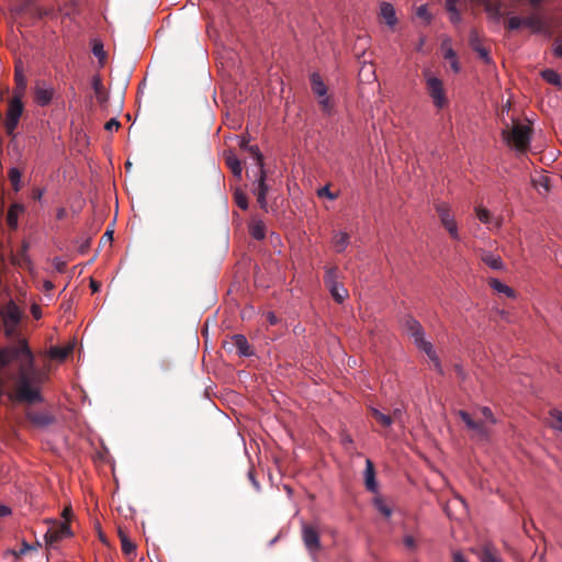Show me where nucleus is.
Here are the masks:
<instances>
[{
  "label": "nucleus",
  "instance_id": "obj_1",
  "mask_svg": "<svg viewBox=\"0 0 562 562\" xmlns=\"http://www.w3.org/2000/svg\"><path fill=\"white\" fill-rule=\"evenodd\" d=\"M12 362L18 364L19 375L34 372V355L24 338L15 345L0 348V367L5 368Z\"/></svg>",
  "mask_w": 562,
  "mask_h": 562
},
{
  "label": "nucleus",
  "instance_id": "obj_2",
  "mask_svg": "<svg viewBox=\"0 0 562 562\" xmlns=\"http://www.w3.org/2000/svg\"><path fill=\"white\" fill-rule=\"evenodd\" d=\"M403 328L407 335H409L415 345L428 356V358L434 362L435 368L442 373V369L440 366V361L432 348V345L424 339V329L418 321L413 318L412 316H406L403 319Z\"/></svg>",
  "mask_w": 562,
  "mask_h": 562
},
{
  "label": "nucleus",
  "instance_id": "obj_3",
  "mask_svg": "<svg viewBox=\"0 0 562 562\" xmlns=\"http://www.w3.org/2000/svg\"><path fill=\"white\" fill-rule=\"evenodd\" d=\"M532 128L530 124H521L514 121L513 126L503 130V138L518 151H526L529 148Z\"/></svg>",
  "mask_w": 562,
  "mask_h": 562
},
{
  "label": "nucleus",
  "instance_id": "obj_4",
  "mask_svg": "<svg viewBox=\"0 0 562 562\" xmlns=\"http://www.w3.org/2000/svg\"><path fill=\"white\" fill-rule=\"evenodd\" d=\"M426 80V90L437 109H442L448 104L442 81L432 76L429 70L424 71Z\"/></svg>",
  "mask_w": 562,
  "mask_h": 562
},
{
  "label": "nucleus",
  "instance_id": "obj_5",
  "mask_svg": "<svg viewBox=\"0 0 562 562\" xmlns=\"http://www.w3.org/2000/svg\"><path fill=\"white\" fill-rule=\"evenodd\" d=\"M33 373L34 372H26L19 375L16 396L21 402L36 403L42 401L40 392L31 385Z\"/></svg>",
  "mask_w": 562,
  "mask_h": 562
},
{
  "label": "nucleus",
  "instance_id": "obj_6",
  "mask_svg": "<svg viewBox=\"0 0 562 562\" xmlns=\"http://www.w3.org/2000/svg\"><path fill=\"white\" fill-rule=\"evenodd\" d=\"M71 535L68 521L60 522L54 520L50 522L45 533V542L47 546L53 547L55 543L59 542L64 538L70 537Z\"/></svg>",
  "mask_w": 562,
  "mask_h": 562
},
{
  "label": "nucleus",
  "instance_id": "obj_7",
  "mask_svg": "<svg viewBox=\"0 0 562 562\" xmlns=\"http://www.w3.org/2000/svg\"><path fill=\"white\" fill-rule=\"evenodd\" d=\"M437 214L441 221L442 226L448 231L453 239H459L458 227L453 216L450 214L449 205L439 203L436 205Z\"/></svg>",
  "mask_w": 562,
  "mask_h": 562
},
{
  "label": "nucleus",
  "instance_id": "obj_8",
  "mask_svg": "<svg viewBox=\"0 0 562 562\" xmlns=\"http://www.w3.org/2000/svg\"><path fill=\"white\" fill-rule=\"evenodd\" d=\"M302 539L310 553H316L321 550L319 532L315 526L304 524L302 526Z\"/></svg>",
  "mask_w": 562,
  "mask_h": 562
},
{
  "label": "nucleus",
  "instance_id": "obj_9",
  "mask_svg": "<svg viewBox=\"0 0 562 562\" xmlns=\"http://www.w3.org/2000/svg\"><path fill=\"white\" fill-rule=\"evenodd\" d=\"M34 101L41 106L48 105L55 94L53 87L46 85L45 81H37L34 86Z\"/></svg>",
  "mask_w": 562,
  "mask_h": 562
},
{
  "label": "nucleus",
  "instance_id": "obj_10",
  "mask_svg": "<svg viewBox=\"0 0 562 562\" xmlns=\"http://www.w3.org/2000/svg\"><path fill=\"white\" fill-rule=\"evenodd\" d=\"M23 313L14 301L10 300L2 308H0V317L2 323L20 324Z\"/></svg>",
  "mask_w": 562,
  "mask_h": 562
},
{
  "label": "nucleus",
  "instance_id": "obj_11",
  "mask_svg": "<svg viewBox=\"0 0 562 562\" xmlns=\"http://www.w3.org/2000/svg\"><path fill=\"white\" fill-rule=\"evenodd\" d=\"M26 419L35 427L44 428L55 422L53 415L47 412L27 411Z\"/></svg>",
  "mask_w": 562,
  "mask_h": 562
},
{
  "label": "nucleus",
  "instance_id": "obj_12",
  "mask_svg": "<svg viewBox=\"0 0 562 562\" xmlns=\"http://www.w3.org/2000/svg\"><path fill=\"white\" fill-rule=\"evenodd\" d=\"M268 192V186L266 184V171L263 168L259 170V179L257 186L254 189V193L257 198V202L261 210L267 211L266 195Z\"/></svg>",
  "mask_w": 562,
  "mask_h": 562
},
{
  "label": "nucleus",
  "instance_id": "obj_13",
  "mask_svg": "<svg viewBox=\"0 0 562 562\" xmlns=\"http://www.w3.org/2000/svg\"><path fill=\"white\" fill-rule=\"evenodd\" d=\"M470 46L477 53L479 57L486 64L491 63L490 50L482 44L479 33L472 30L470 33Z\"/></svg>",
  "mask_w": 562,
  "mask_h": 562
},
{
  "label": "nucleus",
  "instance_id": "obj_14",
  "mask_svg": "<svg viewBox=\"0 0 562 562\" xmlns=\"http://www.w3.org/2000/svg\"><path fill=\"white\" fill-rule=\"evenodd\" d=\"M522 24L532 33H542L547 30V23L544 19L537 13L522 18Z\"/></svg>",
  "mask_w": 562,
  "mask_h": 562
},
{
  "label": "nucleus",
  "instance_id": "obj_15",
  "mask_svg": "<svg viewBox=\"0 0 562 562\" xmlns=\"http://www.w3.org/2000/svg\"><path fill=\"white\" fill-rule=\"evenodd\" d=\"M479 559L481 562H503L496 548L490 543L482 547Z\"/></svg>",
  "mask_w": 562,
  "mask_h": 562
},
{
  "label": "nucleus",
  "instance_id": "obj_16",
  "mask_svg": "<svg viewBox=\"0 0 562 562\" xmlns=\"http://www.w3.org/2000/svg\"><path fill=\"white\" fill-rule=\"evenodd\" d=\"M24 211H25V207L21 203H13L10 205V207L8 210V214H7V222H8V225L12 229H15L18 227L19 216L22 213H24Z\"/></svg>",
  "mask_w": 562,
  "mask_h": 562
},
{
  "label": "nucleus",
  "instance_id": "obj_17",
  "mask_svg": "<svg viewBox=\"0 0 562 562\" xmlns=\"http://www.w3.org/2000/svg\"><path fill=\"white\" fill-rule=\"evenodd\" d=\"M458 415L465 423V425L469 429L474 430L482 436L486 435V429L482 422L473 420L471 415L469 413H467L465 411H459Z\"/></svg>",
  "mask_w": 562,
  "mask_h": 562
},
{
  "label": "nucleus",
  "instance_id": "obj_18",
  "mask_svg": "<svg viewBox=\"0 0 562 562\" xmlns=\"http://www.w3.org/2000/svg\"><path fill=\"white\" fill-rule=\"evenodd\" d=\"M364 484H366L367 490L370 492H375L378 488L374 465H373L372 461L369 459L366 462Z\"/></svg>",
  "mask_w": 562,
  "mask_h": 562
},
{
  "label": "nucleus",
  "instance_id": "obj_19",
  "mask_svg": "<svg viewBox=\"0 0 562 562\" xmlns=\"http://www.w3.org/2000/svg\"><path fill=\"white\" fill-rule=\"evenodd\" d=\"M311 86L314 94L317 98H323L327 94V87L325 86L322 77L317 72L311 75Z\"/></svg>",
  "mask_w": 562,
  "mask_h": 562
},
{
  "label": "nucleus",
  "instance_id": "obj_20",
  "mask_svg": "<svg viewBox=\"0 0 562 562\" xmlns=\"http://www.w3.org/2000/svg\"><path fill=\"white\" fill-rule=\"evenodd\" d=\"M381 15L389 26H394L397 23L394 7L391 3H381Z\"/></svg>",
  "mask_w": 562,
  "mask_h": 562
},
{
  "label": "nucleus",
  "instance_id": "obj_21",
  "mask_svg": "<svg viewBox=\"0 0 562 562\" xmlns=\"http://www.w3.org/2000/svg\"><path fill=\"white\" fill-rule=\"evenodd\" d=\"M92 89L94 91L98 102L100 104H104L108 101V94L100 76H94L92 78Z\"/></svg>",
  "mask_w": 562,
  "mask_h": 562
},
{
  "label": "nucleus",
  "instance_id": "obj_22",
  "mask_svg": "<svg viewBox=\"0 0 562 562\" xmlns=\"http://www.w3.org/2000/svg\"><path fill=\"white\" fill-rule=\"evenodd\" d=\"M481 260L494 270H502L504 268V263L499 256H495L492 252L484 251L481 256Z\"/></svg>",
  "mask_w": 562,
  "mask_h": 562
},
{
  "label": "nucleus",
  "instance_id": "obj_23",
  "mask_svg": "<svg viewBox=\"0 0 562 562\" xmlns=\"http://www.w3.org/2000/svg\"><path fill=\"white\" fill-rule=\"evenodd\" d=\"M233 345L237 348L240 356H250V346L244 335H234L232 337Z\"/></svg>",
  "mask_w": 562,
  "mask_h": 562
},
{
  "label": "nucleus",
  "instance_id": "obj_24",
  "mask_svg": "<svg viewBox=\"0 0 562 562\" xmlns=\"http://www.w3.org/2000/svg\"><path fill=\"white\" fill-rule=\"evenodd\" d=\"M72 352V346H66V347H58L54 346L50 347L48 350V357L50 359L63 361L65 360L70 353Z\"/></svg>",
  "mask_w": 562,
  "mask_h": 562
},
{
  "label": "nucleus",
  "instance_id": "obj_25",
  "mask_svg": "<svg viewBox=\"0 0 562 562\" xmlns=\"http://www.w3.org/2000/svg\"><path fill=\"white\" fill-rule=\"evenodd\" d=\"M324 283L327 289L339 284V270L337 267H329L324 274Z\"/></svg>",
  "mask_w": 562,
  "mask_h": 562
},
{
  "label": "nucleus",
  "instance_id": "obj_26",
  "mask_svg": "<svg viewBox=\"0 0 562 562\" xmlns=\"http://www.w3.org/2000/svg\"><path fill=\"white\" fill-rule=\"evenodd\" d=\"M22 113H23V103L20 100V98L15 97L13 100H11V102L9 104L7 117L13 119V120L14 119L20 120Z\"/></svg>",
  "mask_w": 562,
  "mask_h": 562
},
{
  "label": "nucleus",
  "instance_id": "obj_27",
  "mask_svg": "<svg viewBox=\"0 0 562 562\" xmlns=\"http://www.w3.org/2000/svg\"><path fill=\"white\" fill-rule=\"evenodd\" d=\"M249 233L252 238L257 240H262L266 237V226L262 221H254L249 225Z\"/></svg>",
  "mask_w": 562,
  "mask_h": 562
},
{
  "label": "nucleus",
  "instance_id": "obj_28",
  "mask_svg": "<svg viewBox=\"0 0 562 562\" xmlns=\"http://www.w3.org/2000/svg\"><path fill=\"white\" fill-rule=\"evenodd\" d=\"M333 244L337 252H342L349 244V235L345 232L335 233Z\"/></svg>",
  "mask_w": 562,
  "mask_h": 562
},
{
  "label": "nucleus",
  "instance_id": "obj_29",
  "mask_svg": "<svg viewBox=\"0 0 562 562\" xmlns=\"http://www.w3.org/2000/svg\"><path fill=\"white\" fill-rule=\"evenodd\" d=\"M122 551L124 554L130 555L136 552V546L132 542L122 529H119Z\"/></svg>",
  "mask_w": 562,
  "mask_h": 562
},
{
  "label": "nucleus",
  "instance_id": "obj_30",
  "mask_svg": "<svg viewBox=\"0 0 562 562\" xmlns=\"http://www.w3.org/2000/svg\"><path fill=\"white\" fill-rule=\"evenodd\" d=\"M370 412H371V415L372 417L383 427H390L393 423V418L387 415V414H384L382 412H380L379 409L374 408V407H371L370 408Z\"/></svg>",
  "mask_w": 562,
  "mask_h": 562
},
{
  "label": "nucleus",
  "instance_id": "obj_31",
  "mask_svg": "<svg viewBox=\"0 0 562 562\" xmlns=\"http://www.w3.org/2000/svg\"><path fill=\"white\" fill-rule=\"evenodd\" d=\"M488 284L491 285L492 289H494L495 291H497L499 293H504L508 297H513L515 295V292H514V290L512 288H509L508 285L502 283L497 279H491L488 281Z\"/></svg>",
  "mask_w": 562,
  "mask_h": 562
},
{
  "label": "nucleus",
  "instance_id": "obj_32",
  "mask_svg": "<svg viewBox=\"0 0 562 562\" xmlns=\"http://www.w3.org/2000/svg\"><path fill=\"white\" fill-rule=\"evenodd\" d=\"M21 177H22L21 171L18 168L13 167V168L9 169L8 178H9L11 186L15 192H19L22 188L21 187Z\"/></svg>",
  "mask_w": 562,
  "mask_h": 562
},
{
  "label": "nucleus",
  "instance_id": "obj_33",
  "mask_svg": "<svg viewBox=\"0 0 562 562\" xmlns=\"http://www.w3.org/2000/svg\"><path fill=\"white\" fill-rule=\"evenodd\" d=\"M333 299L337 303H342L344 300L348 296V291L342 284L335 285L334 288L328 289Z\"/></svg>",
  "mask_w": 562,
  "mask_h": 562
},
{
  "label": "nucleus",
  "instance_id": "obj_34",
  "mask_svg": "<svg viewBox=\"0 0 562 562\" xmlns=\"http://www.w3.org/2000/svg\"><path fill=\"white\" fill-rule=\"evenodd\" d=\"M226 165L231 169L234 176L240 177L241 176V164L239 159L235 155H229L226 157Z\"/></svg>",
  "mask_w": 562,
  "mask_h": 562
},
{
  "label": "nucleus",
  "instance_id": "obj_35",
  "mask_svg": "<svg viewBox=\"0 0 562 562\" xmlns=\"http://www.w3.org/2000/svg\"><path fill=\"white\" fill-rule=\"evenodd\" d=\"M541 75H542V78L547 82H549V83H551L553 86L560 87L561 83H562L560 75L557 71L552 70V69H546V70L542 71Z\"/></svg>",
  "mask_w": 562,
  "mask_h": 562
},
{
  "label": "nucleus",
  "instance_id": "obj_36",
  "mask_svg": "<svg viewBox=\"0 0 562 562\" xmlns=\"http://www.w3.org/2000/svg\"><path fill=\"white\" fill-rule=\"evenodd\" d=\"M550 425L562 432V413L560 411H551Z\"/></svg>",
  "mask_w": 562,
  "mask_h": 562
},
{
  "label": "nucleus",
  "instance_id": "obj_37",
  "mask_svg": "<svg viewBox=\"0 0 562 562\" xmlns=\"http://www.w3.org/2000/svg\"><path fill=\"white\" fill-rule=\"evenodd\" d=\"M374 506L376 510H379L384 517H391L392 509L386 505V503L381 497L374 498Z\"/></svg>",
  "mask_w": 562,
  "mask_h": 562
},
{
  "label": "nucleus",
  "instance_id": "obj_38",
  "mask_svg": "<svg viewBox=\"0 0 562 562\" xmlns=\"http://www.w3.org/2000/svg\"><path fill=\"white\" fill-rule=\"evenodd\" d=\"M475 213H476V216L477 218L484 223V224H490L491 221H492V215L490 213V211L483 206H477L475 207Z\"/></svg>",
  "mask_w": 562,
  "mask_h": 562
},
{
  "label": "nucleus",
  "instance_id": "obj_39",
  "mask_svg": "<svg viewBox=\"0 0 562 562\" xmlns=\"http://www.w3.org/2000/svg\"><path fill=\"white\" fill-rule=\"evenodd\" d=\"M318 103L324 113L331 114L334 104L327 94H325V97H323V98H318Z\"/></svg>",
  "mask_w": 562,
  "mask_h": 562
},
{
  "label": "nucleus",
  "instance_id": "obj_40",
  "mask_svg": "<svg viewBox=\"0 0 562 562\" xmlns=\"http://www.w3.org/2000/svg\"><path fill=\"white\" fill-rule=\"evenodd\" d=\"M235 203L241 209H248V198L243 191H236L234 194Z\"/></svg>",
  "mask_w": 562,
  "mask_h": 562
},
{
  "label": "nucleus",
  "instance_id": "obj_41",
  "mask_svg": "<svg viewBox=\"0 0 562 562\" xmlns=\"http://www.w3.org/2000/svg\"><path fill=\"white\" fill-rule=\"evenodd\" d=\"M247 150L251 154L254 159L257 161L258 168L259 169L263 168V157H262L258 146L250 145Z\"/></svg>",
  "mask_w": 562,
  "mask_h": 562
},
{
  "label": "nucleus",
  "instance_id": "obj_42",
  "mask_svg": "<svg viewBox=\"0 0 562 562\" xmlns=\"http://www.w3.org/2000/svg\"><path fill=\"white\" fill-rule=\"evenodd\" d=\"M20 324L3 323L4 335L8 338H14L18 336V326Z\"/></svg>",
  "mask_w": 562,
  "mask_h": 562
},
{
  "label": "nucleus",
  "instance_id": "obj_43",
  "mask_svg": "<svg viewBox=\"0 0 562 562\" xmlns=\"http://www.w3.org/2000/svg\"><path fill=\"white\" fill-rule=\"evenodd\" d=\"M506 26L510 31L518 30L520 26H524L522 18H519V16L509 18L506 22Z\"/></svg>",
  "mask_w": 562,
  "mask_h": 562
},
{
  "label": "nucleus",
  "instance_id": "obj_44",
  "mask_svg": "<svg viewBox=\"0 0 562 562\" xmlns=\"http://www.w3.org/2000/svg\"><path fill=\"white\" fill-rule=\"evenodd\" d=\"M416 15L420 19H424L427 23H429L431 20V15L428 12L426 4H422L416 9Z\"/></svg>",
  "mask_w": 562,
  "mask_h": 562
},
{
  "label": "nucleus",
  "instance_id": "obj_45",
  "mask_svg": "<svg viewBox=\"0 0 562 562\" xmlns=\"http://www.w3.org/2000/svg\"><path fill=\"white\" fill-rule=\"evenodd\" d=\"M18 124H19V120L16 119H9L7 117L5 119V131H7V134L10 135V136H14V131L15 128L18 127Z\"/></svg>",
  "mask_w": 562,
  "mask_h": 562
},
{
  "label": "nucleus",
  "instance_id": "obj_46",
  "mask_svg": "<svg viewBox=\"0 0 562 562\" xmlns=\"http://www.w3.org/2000/svg\"><path fill=\"white\" fill-rule=\"evenodd\" d=\"M92 53L95 57L102 61L105 58V52L103 49V45L100 42H95L92 47Z\"/></svg>",
  "mask_w": 562,
  "mask_h": 562
},
{
  "label": "nucleus",
  "instance_id": "obj_47",
  "mask_svg": "<svg viewBox=\"0 0 562 562\" xmlns=\"http://www.w3.org/2000/svg\"><path fill=\"white\" fill-rule=\"evenodd\" d=\"M443 57L445 59L452 60L457 58L456 52L451 46H448V42L442 43Z\"/></svg>",
  "mask_w": 562,
  "mask_h": 562
},
{
  "label": "nucleus",
  "instance_id": "obj_48",
  "mask_svg": "<svg viewBox=\"0 0 562 562\" xmlns=\"http://www.w3.org/2000/svg\"><path fill=\"white\" fill-rule=\"evenodd\" d=\"M535 187L540 190L542 188L544 192H549V179L548 177L541 176L539 179L533 180Z\"/></svg>",
  "mask_w": 562,
  "mask_h": 562
},
{
  "label": "nucleus",
  "instance_id": "obj_49",
  "mask_svg": "<svg viewBox=\"0 0 562 562\" xmlns=\"http://www.w3.org/2000/svg\"><path fill=\"white\" fill-rule=\"evenodd\" d=\"M29 550H31V546H29L26 542H23L22 548L19 551L11 550L8 552V554L14 557V559H19L23 554H25Z\"/></svg>",
  "mask_w": 562,
  "mask_h": 562
},
{
  "label": "nucleus",
  "instance_id": "obj_50",
  "mask_svg": "<svg viewBox=\"0 0 562 562\" xmlns=\"http://www.w3.org/2000/svg\"><path fill=\"white\" fill-rule=\"evenodd\" d=\"M553 46L554 55L559 58H562V36H558L554 40Z\"/></svg>",
  "mask_w": 562,
  "mask_h": 562
},
{
  "label": "nucleus",
  "instance_id": "obj_51",
  "mask_svg": "<svg viewBox=\"0 0 562 562\" xmlns=\"http://www.w3.org/2000/svg\"><path fill=\"white\" fill-rule=\"evenodd\" d=\"M404 409L402 407H396L393 409L392 415L393 422L403 423Z\"/></svg>",
  "mask_w": 562,
  "mask_h": 562
},
{
  "label": "nucleus",
  "instance_id": "obj_52",
  "mask_svg": "<svg viewBox=\"0 0 562 562\" xmlns=\"http://www.w3.org/2000/svg\"><path fill=\"white\" fill-rule=\"evenodd\" d=\"M120 127H121V123L116 119H111L104 125V128L110 132L113 130L117 131Z\"/></svg>",
  "mask_w": 562,
  "mask_h": 562
},
{
  "label": "nucleus",
  "instance_id": "obj_53",
  "mask_svg": "<svg viewBox=\"0 0 562 562\" xmlns=\"http://www.w3.org/2000/svg\"><path fill=\"white\" fill-rule=\"evenodd\" d=\"M481 413H482V415H483L487 420H490L492 424H495V423H496V419H495V417H494V415H493V413H492V411H491V408H490V407H486V406L482 407V408H481Z\"/></svg>",
  "mask_w": 562,
  "mask_h": 562
},
{
  "label": "nucleus",
  "instance_id": "obj_54",
  "mask_svg": "<svg viewBox=\"0 0 562 562\" xmlns=\"http://www.w3.org/2000/svg\"><path fill=\"white\" fill-rule=\"evenodd\" d=\"M318 196H321V198H322V196H326V198H328V199H330V200L336 199V195H335V194H333V193L330 192V190H329V188H328V187H323V188H321V189L318 190Z\"/></svg>",
  "mask_w": 562,
  "mask_h": 562
},
{
  "label": "nucleus",
  "instance_id": "obj_55",
  "mask_svg": "<svg viewBox=\"0 0 562 562\" xmlns=\"http://www.w3.org/2000/svg\"><path fill=\"white\" fill-rule=\"evenodd\" d=\"M403 542H404L405 547H407L408 549L416 548L415 539L412 536H405L403 539Z\"/></svg>",
  "mask_w": 562,
  "mask_h": 562
},
{
  "label": "nucleus",
  "instance_id": "obj_56",
  "mask_svg": "<svg viewBox=\"0 0 562 562\" xmlns=\"http://www.w3.org/2000/svg\"><path fill=\"white\" fill-rule=\"evenodd\" d=\"M31 313L35 319H40L42 317V311L37 304L32 305Z\"/></svg>",
  "mask_w": 562,
  "mask_h": 562
},
{
  "label": "nucleus",
  "instance_id": "obj_57",
  "mask_svg": "<svg viewBox=\"0 0 562 562\" xmlns=\"http://www.w3.org/2000/svg\"><path fill=\"white\" fill-rule=\"evenodd\" d=\"M457 1L458 0H446V9L450 13L452 11L458 10L457 8Z\"/></svg>",
  "mask_w": 562,
  "mask_h": 562
},
{
  "label": "nucleus",
  "instance_id": "obj_58",
  "mask_svg": "<svg viewBox=\"0 0 562 562\" xmlns=\"http://www.w3.org/2000/svg\"><path fill=\"white\" fill-rule=\"evenodd\" d=\"M487 11L492 14H494L496 18H498L501 15V11H499V5L498 4H488L487 5Z\"/></svg>",
  "mask_w": 562,
  "mask_h": 562
},
{
  "label": "nucleus",
  "instance_id": "obj_59",
  "mask_svg": "<svg viewBox=\"0 0 562 562\" xmlns=\"http://www.w3.org/2000/svg\"><path fill=\"white\" fill-rule=\"evenodd\" d=\"M452 561L453 562H468L467 559L464 558V555L459 551H456L452 553Z\"/></svg>",
  "mask_w": 562,
  "mask_h": 562
},
{
  "label": "nucleus",
  "instance_id": "obj_60",
  "mask_svg": "<svg viewBox=\"0 0 562 562\" xmlns=\"http://www.w3.org/2000/svg\"><path fill=\"white\" fill-rule=\"evenodd\" d=\"M450 20L452 23H459L461 21V14L459 10L450 12Z\"/></svg>",
  "mask_w": 562,
  "mask_h": 562
},
{
  "label": "nucleus",
  "instance_id": "obj_61",
  "mask_svg": "<svg viewBox=\"0 0 562 562\" xmlns=\"http://www.w3.org/2000/svg\"><path fill=\"white\" fill-rule=\"evenodd\" d=\"M15 80L18 86L21 87V89L25 88V78L18 71L15 72Z\"/></svg>",
  "mask_w": 562,
  "mask_h": 562
},
{
  "label": "nucleus",
  "instance_id": "obj_62",
  "mask_svg": "<svg viewBox=\"0 0 562 562\" xmlns=\"http://www.w3.org/2000/svg\"><path fill=\"white\" fill-rule=\"evenodd\" d=\"M248 477H249L251 484L255 486V488L259 490V483L256 481L252 470L248 471Z\"/></svg>",
  "mask_w": 562,
  "mask_h": 562
},
{
  "label": "nucleus",
  "instance_id": "obj_63",
  "mask_svg": "<svg viewBox=\"0 0 562 562\" xmlns=\"http://www.w3.org/2000/svg\"><path fill=\"white\" fill-rule=\"evenodd\" d=\"M10 513H11V510L9 507H7L4 505H0V516L1 517L8 516Z\"/></svg>",
  "mask_w": 562,
  "mask_h": 562
},
{
  "label": "nucleus",
  "instance_id": "obj_64",
  "mask_svg": "<svg viewBox=\"0 0 562 562\" xmlns=\"http://www.w3.org/2000/svg\"><path fill=\"white\" fill-rule=\"evenodd\" d=\"M42 195H43V191L40 190V189L34 190L33 193H32V198L34 200H41Z\"/></svg>",
  "mask_w": 562,
  "mask_h": 562
}]
</instances>
